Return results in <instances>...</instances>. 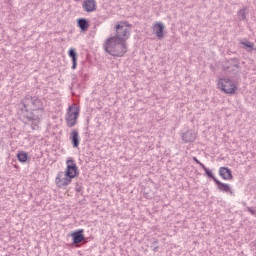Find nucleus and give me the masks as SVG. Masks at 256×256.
Segmentation results:
<instances>
[{
	"label": "nucleus",
	"mask_w": 256,
	"mask_h": 256,
	"mask_svg": "<svg viewBox=\"0 0 256 256\" xmlns=\"http://www.w3.org/2000/svg\"><path fill=\"white\" fill-rule=\"evenodd\" d=\"M157 243H159V240H158V239H156V240L153 242V245H155V244H157Z\"/></svg>",
	"instance_id": "25"
},
{
	"label": "nucleus",
	"mask_w": 256,
	"mask_h": 256,
	"mask_svg": "<svg viewBox=\"0 0 256 256\" xmlns=\"http://www.w3.org/2000/svg\"><path fill=\"white\" fill-rule=\"evenodd\" d=\"M116 34L114 38H116L121 43H126L127 39H129L131 35V29L127 26V23L120 22L118 25L115 26Z\"/></svg>",
	"instance_id": "4"
},
{
	"label": "nucleus",
	"mask_w": 256,
	"mask_h": 256,
	"mask_svg": "<svg viewBox=\"0 0 256 256\" xmlns=\"http://www.w3.org/2000/svg\"><path fill=\"white\" fill-rule=\"evenodd\" d=\"M21 111L28 113L26 119L28 121H41V117L45 114V101L38 96L26 95L20 102Z\"/></svg>",
	"instance_id": "1"
},
{
	"label": "nucleus",
	"mask_w": 256,
	"mask_h": 256,
	"mask_svg": "<svg viewBox=\"0 0 256 256\" xmlns=\"http://www.w3.org/2000/svg\"><path fill=\"white\" fill-rule=\"evenodd\" d=\"M82 9L86 13H93L97 11V2L95 0H84L82 3Z\"/></svg>",
	"instance_id": "8"
},
{
	"label": "nucleus",
	"mask_w": 256,
	"mask_h": 256,
	"mask_svg": "<svg viewBox=\"0 0 256 256\" xmlns=\"http://www.w3.org/2000/svg\"><path fill=\"white\" fill-rule=\"evenodd\" d=\"M245 11H247V7L238 11L239 21H245L247 19V13Z\"/></svg>",
	"instance_id": "19"
},
{
	"label": "nucleus",
	"mask_w": 256,
	"mask_h": 256,
	"mask_svg": "<svg viewBox=\"0 0 256 256\" xmlns=\"http://www.w3.org/2000/svg\"><path fill=\"white\" fill-rule=\"evenodd\" d=\"M241 45H244V49H246L247 51H253L255 44L253 42L250 41H240Z\"/></svg>",
	"instance_id": "18"
},
{
	"label": "nucleus",
	"mask_w": 256,
	"mask_h": 256,
	"mask_svg": "<svg viewBox=\"0 0 256 256\" xmlns=\"http://www.w3.org/2000/svg\"><path fill=\"white\" fill-rule=\"evenodd\" d=\"M69 57L72 59V69H77V52L71 48L68 52Z\"/></svg>",
	"instance_id": "15"
},
{
	"label": "nucleus",
	"mask_w": 256,
	"mask_h": 256,
	"mask_svg": "<svg viewBox=\"0 0 256 256\" xmlns=\"http://www.w3.org/2000/svg\"><path fill=\"white\" fill-rule=\"evenodd\" d=\"M152 29L155 32L156 37H158V39H163V37H165V34L163 33V31H165V26L163 25V23L156 22L153 25Z\"/></svg>",
	"instance_id": "9"
},
{
	"label": "nucleus",
	"mask_w": 256,
	"mask_h": 256,
	"mask_svg": "<svg viewBox=\"0 0 256 256\" xmlns=\"http://www.w3.org/2000/svg\"><path fill=\"white\" fill-rule=\"evenodd\" d=\"M153 251L157 253L159 251V246L154 247Z\"/></svg>",
	"instance_id": "24"
},
{
	"label": "nucleus",
	"mask_w": 256,
	"mask_h": 256,
	"mask_svg": "<svg viewBox=\"0 0 256 256\" xmlns=\"http://www.w3.org/2000/svg\"><path fill=\"white\" fill-rule=\"evenodd\" d=\"M202 169L205 171L208 177H210L211 179H213V181H215V176L213 175V172L211 170L205 167V165H202Z\"/></svg>",
	"instance_id": "20"
},
{
	"label": "nucleus",
	"mask_w": 256,
	"mask_h": 256,
	"mask_svg": "<svg viewBox=\"0 0 256 256\" xmlns=\"http://www.w3.org/2000/svg\"><path fill=\"white\" fill-rule=\"evenodd\" d=\"M66 163V171L58 172L55 178L56 186L59 187V189H63L68 185H71V181H73V179H75V177L78 175L77 164H75L73 160H68Z\"/></svg>",
	"instance_id": "2"
},
{
	"label": "nucleus",
	"mask_w": 256,
	"mask_h": 256,
	"mask_svg": "<svg viewBox=\"0 0 256 256\" xmlns=\"http://www.w3.org/2000/svg\"><path fill=\"white\" fill-rule=\"evenodd\" d=\"M247 211H249V213H251V215H255V213H256V211L253 210L251 207H248Z\"/></svg>",
	"instance_id": "23"
},
{
	"label": "nucleus",
	"mask_w": 256,
	"mask_h": 256,
	"mask_svg": "<svg viewBox=\"0 0 256 256\" xmlns=\"http://www.w3.org/2000/svg\"><path fill=\"white\" fill-rule=\"evenodd\" d=\"M29 158V154L27 152L21 151L17 154V159L20 163H27V159Z\"/></svg>",
	"instance_id": "17"
},
{
	"label": "nucleus",
	"mask_w": 256,
	"mask_h": 256,
	"mask_svg": "<svg viewBox=\"0 0 256 256\" xmlns=\"http://www.w3.org/2000/svg\"><path fill=\"white\" fill-rule=\"evenodd\" d=\"M195 139H197V135L193 130H188L182 135V140L184 143H193Z\"/></svg>",
	"instance_id": "11"
},
{
	"label": "nucleus",
	"mask_w": 256,
	"mask_h": 256,
	"mask_svg": "<svg viewBox=\"0 0 256 256\" xmlns=\"http://www.w3.org/2000/svg\"><path fill=\"white\" fill-rule=\"evenodd\" d=\"M241 62L237 58H231L228 60V65L223 67V70L226 73H230L231 75H237L241 69Z\"/></svg>",
	"instance_id": "7"
},
{
	"label": "nucleus",
	"mask_w": 256,
	"mask_h": 256,
	"mask_svg": "<svg viewBox=\"0 0 256 256\" xmlns=\"http://www.w3.org/2000/svg\"><path fill=\"white\" fill-rule=\"evenodd\" d=\"M41 122V120L39 121H34V123L31 124V130L32 131H37L39 129V123Z\"/></svg>",
	"instance_id": "21"
},
{
	"label": "nucleus",
	"mask_w": 256,
	"mask_h": 256,
	"mask_svg": "<svg viewBox=\"0 0 256 256\" xmlns=\"http://www.w3.org/2000/svg\"><path fill=\"white\" fill-rule=\"evenodd\" d=\"M79 117V108L77 106H70L66 115L67 127H75L77 125V118Z\"/></svg>",
	"instance_id": "6"
},
{
	"label": "nucleus",
	"mask_w": 256,
	"mask_h": 256,
	"mask_svg": "<svg viewBox=\"0 0 256 256\" xmlns=\"http://www.w3.org/2000/svg\"><path fill=\"white\" fill-rule=\"evenodd\" d=\"M70 141H71L72 147H74V149H77V147H79V143L81 141V138L79 137V132L77 130H72L71 131Z\"/></svg>",
	"instance_id": "12"
},
{
	"label": "nucleus",
	"mask_w": 256,
	"mask_h": 256,
	"mask_svg": "<svg viewBox=\"0 0 256 256\" xmlns=\"http://www.w3.org/2000/svg\"><path fill=\"white\" fill-rule=\"evenodd\" d=\"M214 182L216 183L219 191H222V193H229L230 195H233V190L231 189V186H229V184L222 183L217 178H214Z\"/></svg>",
	"instance_id": "10"
},
{
	"label": "nucleus",
	"mask_w": 256,
	"mask_h": 256,
	"mask_svg": "<svg viewBox=\"0 0 256 256\" xmlns=\"http://www.w3.org/2000/svg\"><path fill=\"white\" fill-rule=\"evenodd\" d=\"M103 49L112 57H123L127 53V42H121L112 36L104 41Z\"/></svg>",
	"instance_id": "3"
},
{
	"label": "nucleus",
	"mask_w": 256,
	"mask_h": 256,
	"mask_svg": "<svg viewBox=\"0 0 256 256\" xmlns=\"http://www.w3.org/2000/svg\"><path fill=\"white\" fill-rule=\"evenodd\" d=\"M77 23L81 31H87L89 29V21H87V19L80 18L78 19Z\"/></svg>",
	"instance_id": "16"
},
{
	"label": "nucleus",
	"mask_w": 256,
	"mask_h": 256,
	"mask_svg": "<svg viewBox=\"0 0 256 256\" xmlns=\"http://www.w3.org/2000/svg\"><path fill=\"white\" fill-rule=\"evenodd\" d=\"M83 232H84L83 230H78L77 232L72 233V239L74 244L81 243V241L85 239Z\"/></svg>",
	"instance_id": "14"
},
{
	"label": "nucleus",
	"mask_w": 256,
	"mask_h": 256,
	"mask_svg": "<svg viewBox=\"0 0 256 256\" xmlns=\"http://www.w3.org/2000/svg\"><path fill=\"white\" fill-rule=\"evenodd\" d=\"M219 175L222 177V179H225L226 181L233 179V174L231 172V169L227 167H220Z\"/></svg>",
	"instance_id": "13"
},
{
	"label": "nucleus",
	"mask_w": 256,
	"mask_h": 256,
	"mask_svg": "<svg viewBox=\"0 0 256 256\" xmlns=\"http://www.w3.org/2000/svg\"><path fill=\"white\" fill-rule=\"evenodd\" d=\"M193 161H195V163H197L198 165H200V167H202V168H203V165H205V164L201 163V161H199V160L197 159V157H193Z\"/></svg>",
	"instance_id": "22"
},
{
	"label": "nucleus",
	"mask_w": 256,
	"mask_h": 256,
	"mask_svg": "<svg viewBox=\"0 0 256 256\" xmlns=\"http://www.w3.org/2000/svg\"><path fill=\"white\" fill-rule=\"evenodd\" d=\"M218 89H221L227 95H234L237 91V85L229 78H220L218 81Z\"/></svg>",
	"instance_id": "5"
}]
</instances>
